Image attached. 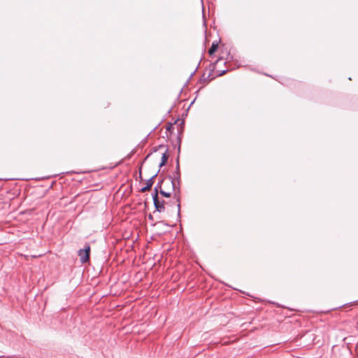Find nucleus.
I'll use <instances>...</instances> for the list:
<instances>
[{"mask_svg":"<svg viewBox=\"0 0 358 358\" xmlns=\"http://www.w3.org/2000/svg\"><path fill=\"white\" fill-rule=\"evenodd\" d=\"M167 185L169 186V191H166L165 188L159 189V194L166 198H170L173 194V199L175 201L173 204H176L178 208V216L180 217L181 210V193L180 187L177 186L174 179L169 176L167 180Z\"/></svg>","mask_w":358,"mask_h":358,"instance_id":"nucleus-1","label":"nucleus"},{"mask_svg":"<svg viewBox=\"0 0 358 358\" xmlns=\"http://www.w3.org/2000/svg\"><path fill=\"white\" fill-rule=\"evenodd\" d=\"M185 129V120H182L181 122L178 126V154L180 152V148H181V142L182 138L183 136V132ZM171 178L174 179V181L176 182L177 186L180 187V163H179V155H178V157L176 159V171L173 173V176H171Z\"/></svg>","mask_w":358,"mask_h":358,"instance_id":"nucleus-2","label":"nucleus"},{"mask_svg":"<svg viewBox=\"0 0 358 358\" xmlns=\"http://www.w3.org/2000/svg\"><path fill=\"white\" fill-rule=\"evenodd\" d=\"M91 247L89 243L85 244L84 248L78 251V255L80 257V262L82 264H86L90 261Z\"/></svg>","mask_w":358,"mask_h":358,"instance_id":"nucleus-3","label":"nucleus"},{"mask_svg":"<svg viewBox=\"0 0 358 358\" xmlns=\"http://www.w3.org/2000/svg\"><path fill=\"white\" fill-rule=\"evenodd\" d=\"M152 196L155 210L159 213L164 212L165 205H169V202L165 201L164 199H160L156 194H152Z\"/></svg>","mask_w":358,"mask_h":358,"instance_id":"nucleus-4","label":"nucleus"},{"mask_svg":"<svg viewBox=\"0 0 358 358\" xmlns=\"http://www.w3.org/2000/svg\"><path fill=\"white\" fill-rule=\"evenodd\" d=\"M159 171H158L155 175H153L150 179L147 180L146 185L140 189L141 192L144 193L150 191L152 189V187L155 182L154 180L157 177Z\"/></svg>","mask_w":358,"mask_h":358,"instance_id":"nucleus-5","label":"nucleus"},{"mask_svg":"<svg viewBox=\"0 0 358 358\" xmlns=\"http://www.w3.org/2000/svg\"><path fill=\"white\" fill-rule=\"evenodd\" d=\"M168 150H169V149H168V148H166L164 152L162 154L161 162L159 164V167H162L167 163L169 157V155L168 154Z\"/></svg>","mask_w":358,"mask_h":358,"instance_id":"nucleus-6","label":"nucleus"},{"mask_svg":"<svg viewBox=\"0 0 358 358\" xmlns=\"http://www.w3.org/2000/svg\"><path fill=\"white\" fill-rule=\"evenodd\" d=\"M165 182V179L162 178L159 180L157 185L155 187L154 191L152 194H156L157 196H159V189H162L163 188V184Z\"/></svg>","mask_w":358,"mask_h":358,"instance_id":"nucleus-7","label":"nucleus"},{"mask_svg":"<svg viewBox=\"0 0 358 358\" xmlns=\"http://www.w3.org/2000/svg\"><path fill=\"white\" fill-rule=\"evenodd\" d=\"M218 45H219V42L217 41H215L213 43L210 48L208 50L209 55H210V56L213 55L217 51V50L218 48Z\"/></svg>","mask_w":358,"mask_h":358,"instance_id":"nucleus-8","label":"nucleus"},{"mask_svg":"<svg viewBox=\"0 0 358 358\" xmlns=\"http://www.w3.org/2000/svg\"><path fill=\"white\" fill-rule=\"evenodd\" d=\"M164 147H166V146L162 144L158 146H155V147L152 148L151 152L145 157L144 160H146L152 152H155L158 151L159 149L164 148Z\"/></svg>","mask_w":358,"mask_h":358,"instance_id":"nucleus-9","label":"nucleus"},{"mask_svg":"<svg viewBox=\"0 0 358 358\" xmlns=\"http://www.w3.org/2000/svg\"><path fill=\"white\" fill-rule=\"evenodd\" d=\"M259 343V341H256V342H250V343H248V345H249L250 348H255V347H258V346H263V344H259L258 345V343Z\"/></svg>","mask_w":358,"mask_h":358,"instance_id":"nucleus-10","label":"nucleus"},{"mask_svg":"<svg viewBox=\"0 0 358 358\" xmlns=\"http://www.w3.org/2000/svg\"><path fill=\"white\" fill-rule=\"evenodd\" d=\"M166 131L168 132H169L170 134H172L173 132V124L171 123V122H169L166 125Z\"/></svg>","mask_w":358,"mask_h":358,"instance_id":"nucleus-11","label":"nucleus"},{"mask_svg":"<svg viewBox=\"0 0 358 358\" xmlns=\"http://www.w3.org/2000/svg\"><path fill=\"white\" fill-rule=\"evenodd\" d=\"M163 188H165L166 191H169V186L167 185V180H166L164 184H163Z\"/></svg>","mask_w":358,"mask_h":358,"instance_id":"nucleus-12","label":"nucleus"},{"mask_svg":"<svg viewBox=\"0 0 358 358\" xmlns=\"http://www.w3.org/2000/svg\"><path fill=\"white\" fill-rule=\"evenodd\" d=\"M6 194H10V196H10V197H9V199H13L14 198V196H13V193H11V192H10V191H6Z\"/></svg>","mask_w":358,"mask_h":358,"instance_id":"nucleus-13","label":"nucleus"},{"mask_svg":"<svg viewBox=\"0 0 358 358\" xmlns=\"http://www.w3.org/2000/svg\"><path fill=\"white\" fill-rule=\"evenodd\" d=\"M148 219H149L150 221H152V222H153V221H154V217H153V216H152V214H150H150L148 215Z\"/></svg>","mask_w":358,"mask_h":358,"instance_id":"nucleus-14","label":"nucleus"},{"mask_svg":"<svg viewBox=\"0 0 358 358\" xmlns=\"http://www.w3.org/2000/svg\"><path fill=\"white\" fill-rule=\"evenodd\" d=\"M247 336L248 338H250V339L252 340V331L248 332Z\"/></svg>","mask_w":358,"mask_h":358,"instance_id":"nucleus-15","label":"nucleus"},{"mask_svg":"<svg viewBox=\"0 0 358 358\" xmlns=\"http://www.w3.org/2000/svg\"><path fill=\"white\" fill-rule=\"evenodd\" d=\"M165 224V225L169 226L167 224H166V223L164 222V221H160V222H158L155 223V224Z\"/></svg>","mask_w":358,"mask_h":358,"instance_id":"nucleus-16","label":"nucleus"},{"mask_svg":"<svg viewBox=\"0 0 358 358\" xmlns=\"http://www.w3.org/2000/svg\"><path fill=\"white\" fill-rule=\"evenodd\" d=\"M184 115L186 116H187L188 113H182V115L184 116Z\"/></svg>","mask_w":358,"mask_h":358,"instance_id":"nucleus-17","label":"nucleus"},{"mask_svg":"<svg viewBox=\"0 0 358 358\" xmlns=\"http://www.w3.org/2000/svg\"><path fill=\"white\" fill-rule=\"evenodd\" d=\"M133 154H134V152H131V154H130V155H129L128 157H129V158H130V157H131V156Z\"/></svg>","mask_w":358,"mask_h":358,"instance_id":"nucleus-18","label":"nucleus"},{"mask_svg":"<svg viewBox=\"0 0 358 358\" xmlns=\"http://www.w3.org/2000/svg\"><path fill=\"white\" fill-rule=\"evenodd\" d=\"M179 120H180L179 119L176 120L174 122V123H173V124H176Z\"/></svg>","mask_w":358,"mask_h":358,"instance_id":"nucleus-19","label":"nucleus"},{"mask_svg":"<svg viewBox=\"0 0 358 358\" xmlns=\"http://www.w3.org/2000/svg\"><path fill=\"white\" fill-rule=\"evenodd\" d=\"M140 178L142 180V176H141V171H140Z\"/></svg>","mask_w":358,"mask_h":358,"instance_id":"nucleus-20","label":"nucleus"}]
</instances>
